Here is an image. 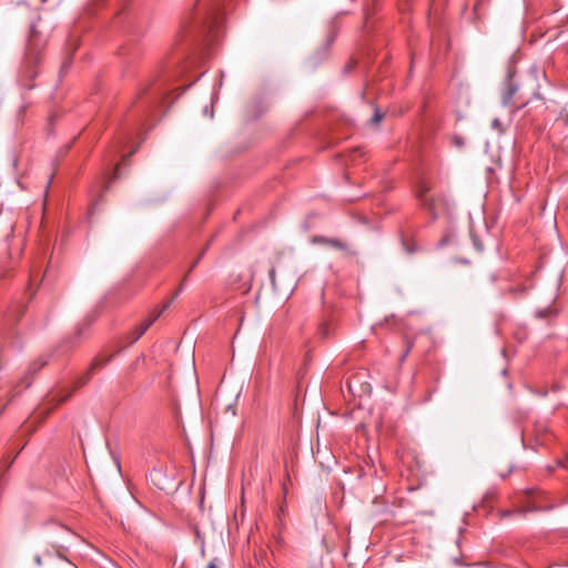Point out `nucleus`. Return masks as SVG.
Segmentation results:
<instances>
[{
  "instance_id": "1",
  "label": "nucleus",
  "mask_w": 568,
  "mask_h": 568,
  "mask_svg": "<svg viewBox=\"0 0 568 568\" xmlns=\"http://www.w3.org/2000/svg\"><path fill=\"white\" fill-rule=\"evenodd\" d=\"M44 48V41L40 38L34 27L30 30L28 38L24 61L21 68V82L27 88H32V80L38 74L37 65L41 61V52Z\"/></svg>"
},
{
  "instance_id": "18",
  "label": "nucleus",
  "mask_w": 568,
  "mask_h": 568,
  "mask_svg": "<svg viewBox=\"0 0 568 568\" xmlns=\"http://www.w3.org/2000/svg\"><path fill=\"white\" fill-rule=\"evenodd\" d=\"M100 365H103V363H100V362L95 361V362L92 364V366H91L90 371L88 372V375L90 374V372H91L92 369H94L97 366H100Z\"/></svg>"
},
{
  "instance_id": "13",
  "label": "nucleus",
  "mask_w": 568,
  "mask_h": 568,
  "mask_svg": "<svg viewBox=\"0 0 568 568\" xmlns=\"http://www.w3.org/2000/svg\"><path fill=\"white\" fill-rule=\"evenodd\" d=\"M404 343H405V351L400 357V362L405 361V358L408 356V354L410 353L413 345H414L409 338H405Z\"/></svg>"
},
{
  "instance_id": "7",
  "label": "nucleus",
  "mask_w": 568,
  "mask_h": 568,
  "mask_svg": "<svg viewBox=\"0 0 568 568\" xmlns=\"http://www.w3.org/2000/svg\"><path fill=\"white\" fill-rule=\"evenodd\" d=\"M170 306V303L163 305L160 310H154L146 320H144L139 327L142 332H146L149 327L161 316V314Z\"/></svg>"
},
{
  "instance_id": "6",
  "label": "nucleus",
  "mask_w": 568,
  "mask_h": 568,
  "mask_svg": "<svg viewBox=\"0 0 568 568\" xmlns=\"http://www.w3.org/2000/svg\"><path fill=\"white\" fill-rule=\"evenodd\" d=\"M429 190L430 187L425 182H420L416 190V196L423 203L424 206L428 207L429 210H433V203L427 195Z\"/></svg>"
},
{
  "instance_id": "25",
  "label": "nucleus",
  "mask_w": 568,
  "mask_h": 568,
  "mask_svg": "<svg viewBox=\"0 0 568 568\" xmlns=\"http://www.w3.org/2000/svg\"><path fill=\"white\" fill-rule=\"evenodd\" d=\"M88 378H89V376H87V377L84 378V381H82L81 385L85 384V382L88 381Z\"/></svg>"
},
{
  "instance_id": "22",
  "label": "nucleus",
  "mask_w": 568,
  "mask_h": 568,
  "mask_svg": "<svg viewBox=\"0 0 568 568\" xmlns=\"http://www.w3.org/2000/svg\"><path fill=\"white\" fill-rule=\"evenodd\" d=\"M493 126H494V128H499V126H500V122H499V120H498V119H495V120L493 121Z\"/></svg>"
},
{
  "instance_id": "17",
  "label": "nucleus",
  "mask_w": 568,
  "mask_h": 568,
  "mask_svg": "<svg viewBox=\"0 0 568 568\" xmlns=\"http://www.w3.org/2000/svg\"><path fill=\"white\" fill-rule=\"evenodd\" d=\"M199 260L195 261L192 266L190 267L189 272L186 273V275L184 276L183 278V283L186 281V277L189 276V274L192 272V270L195 267V265L197 264Z\"/></svg>"
},
{
  "instance_id": "4",
  "label": "nucleus",
  "mask_w": 568,
  "mask_h": 568,
  "mask_svg": "<svg viewBox=\"0 0 568 568\" xmlns=\"http://www.w3.org/2000/svg\"><path fill=\"white\" fill-rule=\"evenodd\" d=\"M554 507L548 495L537 489L527 490L525 505L517 511L520 514L530 511L549 510Z\"/></svg>"
},
{
  "instance_id": "19",
  "label": "nucleus",
  "mask_w": 568,
  "mask_h": 568,
  "mask_svg": "<svg viewBox=\"0 0 568 568\" xmlns=\"http://www.w3.org/2000/svg\"><path fill=\"white\" fill-rule=\"evenodd\" d=\"M71 64V58H68L63 64H62V69H67L69 65Z\"/></svg>"
},
{
  "instance_id": "24",
  "label": "nucleus",
  "mask_w": 568,
  "mask_h": 568,
  "mask_svg": "<svg viewBox=\"0 0 568 568\" xmlns=\"http://www.w3.org/2000/svg\"><path fill=\"white\" fill-rule=\"evenodd\" d=\"M183 290V283L179 286L176 293H175V296Z\"/></svg>"
},
{
  "instance_id": "20",
  "label": "nucleus",
  "mask_w": 568,
  "mask_h": 568,
  "mask_svg": "<svg viewBox=\"0 0 568 568\" xmlns=\"http://www.w3.org/2000/svg\"><path fill=\"white\" fill-rule=\"evenodd\" d=\"M34 561H36V564H37L38 566H41V565H42L41 556H40V555H37V556L34 557Z\"/></svg>"
},
{
  "instance_id": "15",
  "label": "nucleus",
  "mask_w": 568,
  "mask_h": 568,
  "mask_svg": "<svg viewBox=\"0 0 568 568\" xmlns=\"http://www.w3.org/2000/svg\"><path fill=\"white\" fill-rule=\"evenodd\" d=\"M270 278H271L273 287L276 288L277 285H276V280H275V268H271V271H270Z\"/></svg>"
},
{
  "instance_id": "3",
  "label": "nucleus",
  "mask_w": 568,
  "mask_h": 568,
  "mask_svg": "<svg viewBox=\"0 0 568 568\" xmlns=\"http://www.w3.org/2000/svg\"><path fill=\"white\" fill-rule=\"evenodd\" d=\"M222 2L220 0H199L197 10L202 14V22L210 29L220 23Z\"/></svg>"
},
{
  "instance_id": "10",
  "label": "nucleus",
  "mask_w": 568,
  "mask_h": 568,
  "mask_svg": "<svg viewBox=\"0 0 568 568\" xmlns=\"http://www.w3.org/2000/svg\"><path fill=\"white\" fill-rule=\"evenodd\" d=\"M323 245L338 251H345L347 248L346 244L342 240L328 239L324 236H322V246Z\"/></svg>"
},
{
  "instance_id": "5",
  "label": "nucleus",
  "mask_w": 568,
  "mask_h": 568,
  "mask_svg": "<svg viewBox=\"0 0 568 568\" xmlns=\"http://www.w3.org/2000/svg\"><path fill=\"white\" fill-rule=\"evenodd\" d=\"M347 387L353 395L363 396L369 393V385L361 383L359 375H353L347 379Z\"/></svg>"
},
{
  "instance_id": "8",
  "label": "nucleus",
  "mask_w": 568,
  "mask_h": 568,
  "mask_svg": "<svg viewBox=\"0 0 568 568\" xmlns=\"http://www.w3.org/2000/svg\"><path fill=\"white\" fill-rule=\"evenodd\" d=\"M337 327L338 324L335 318L331 317L329 320H322V338L334 335L337 331Z\"/></svg>"
},
{
  "instance_id": "16",
  "label": "nucleus",
  "mask_w": 568,
  "mask_h": 568,
  "mask_svg": "<svg viewBox=\"0 0 568 568\" xmlns=\"http://www.w3.org/2000/svg\"><path fill=\"white\" fill-rule=\"evenodd\" d=\"M558 465L568 469V455L566 456V458L564 460H559Z\"/></svg>"
},
{
  "instance_id": "9",
  "label": "nucleus",
  "mask_w": 568,
  "mask_h": 568,
  "mask_svg": "<svg viewBox=\"0 0 568 568\" xmlns=\"http://www.w3.org/2000/svg\"><path fill=\"white\" fill-rule=\"evenodd\" d=\"M518 90V87L513 83L511 80H509L507 82V85H506V89L504 90L503 94H501V102L504 105H508L511 101V99L514 98V95L516 94Z\"/></svg>"
},
{
  "instance_id": "2",
  "label": "nucleus",
  "mask_w": 568,
  "mask_h": 568,
  "mask_svg": "<svg viewBox=\"0 0 568 568\" xmlns=\"http://www.w3.org/2000/svg\"><path fill=\"white\" fill-rule=\"evenodd\" d=\"M72 537L73 532L68 527L60 524L51 525L47 535L48 548L45 554L48 556L55 555L59 558L65 559L64 552Z\"/></svg>"
},
{
  "instance_id": "14",
  "label": "nucleus",
  "mask_w": 568,
  "mask_h": 568,
  "mask_svg": "<svg viewBox=\"0 0 568 568\" xmlns=\"http://www.w3.org/2000/svg\"><path fill=\"white\" fill-rule=\"evenodd\" d=\"M145 332H142L139 325L132 331V339L131 343L136 342Z\"/></svg>"
},
{
  "instance_id": "11",
  "label": "nucleus",
  "mask_w": 568,
  "mask_h": 568,
  "mask_svg": "<svg viewBox=\"0 0 568 568\" xmlns=\"http://www.w3.org/2000/svg\"><path fill=\"white\" fill-rule=\"evenodd\" d=\"M337 32H338V30H337L336 26L332 24L328 28V31H327V44H331L335 40V38L337 36Z\"/></svg>"
},
{
  "instance_id": "23",
  "label": "nucleus",
  "mask_w": 568,
  "mask_h": 568,
  "mask_svg": "<svg viewBox=\"0 0 568 568\" xmlns=\"http://www.w3.org/2000/svg\"><path fill=\"white\" fill-rule=\"evenodd\" d=\"M305 361L306 363H308L311 361V355H310V352L306 353L305 355Z\"/></svg>"
},
{
  "instance_id": "21",
  "label": "nucleus",
  "mask_w": 568,
  "mask_h": 568,
  "mask_svg": "<svg viewBox=\"0 0 568 568\" xmlns=\"http://www.w3.org/2000/svg\"><path fill=\"white\" fill-rule=\"evenodd\" d=\"M206 568H219L214 561L207 564Z\"/></svg>"
},
{
  "instance_id": "12",
  "label": "nucleus",
  "mask_w": 568,
  "mask_h": 568,
  "mask_svg": "<svg viewBox=\"0 0 568 568\" xmlns=\"http://www.w3.org/2000/svg\"><path fill=\"white\" fill-rule=\"evenodd\" d=\"M384 115L385 114L381 110L375 109L374 115L371 119V123L374 125L379 124L382 122V120L384 119Z\"/></svg>"
}]
</instances>
